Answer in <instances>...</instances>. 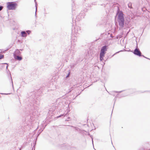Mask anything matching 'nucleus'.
<instances>
[{"label":"nucleus","instance_id":"f257e3e1","mask_svg":"<svg viewBox=\"0 0 150 150\" xmlns=\"http://www.w3.org/2000/svg\"><path fill=\"white\" fill-rule=\"evenodd\" d=\"M77 37L76 36H73L72 35L71 39V46L70 47H69L67 49V51H68V53L69 55L72 56L74 55L76 52L75 48L76 44L74 43L77 41Z\"/></svg>","mask_w":150,"mask_h":150},{"label":"nucleus","instance_id":"f03ea898","mask_svg":"<svg viewBox=\"0 0 150 150\" xmlns=\"http://www.w3.org/2000/svg\"><path fill=\"white\" fill-rule=\"evenodd\" d=\"M33 108H32L31 111H30V114L32 113L34 116L38 115H39V107L37 105L40 104V102L38 100H35L33 102Z\"/></svg>","mask_w":150,"mask_h":150},{"label":"nucleus","instance_id":"7ed1b4c3","mask_svg":"<svg viewBox=\"0 0 150 150\" xmlns=\"http://www.w3.org/2000/svg\"><path fill=\"white\" fill-rule=\"evenodd\" d=\"M118 21L120 27L122 28L124 26L125 20L123 14L122 12H120L118 15Z\"/></svg>","mask_w":150,"mask_h":150},{"label":"nucleus","instance_id":"20e7f679","mask_svg":"<svg viewBox=\"0 0 150 150\" xmlns=\"http://www.w3.org/2000/svg\"><path fill=\"white\" fill-rule=\"evenodd\" d=\"M107 46L106 45L103 46L100 50V59L101 61L103 59V57L107 51Z\"/></svg>","mask_w":150,"mask_h":150},{"label":"nucleus","instance_id":"39448f33","mask_svg":"<svg viewBox=\"0 0 150 150\" xmlns=\"http://www.w3.org/2000/svg\"><path fill=\"white\" fill-rule=\"evenodd\" d=\"M7 8L9 10H14L17 4L14 2H8L7 3Z\"/></svg>","mask_w":150,"mask_h":150},{"label":"nucleus","instance_id":"423d86ee","mask_svg":"<svg viewBox=\"0 0 150 150\" xmlns=\"http://www.w3.org/2000/svg\"><path fill=\"white\" fill-rule=\"evenodd\" d=\"M81 28L79 26L76 25L74 28L72 29V33H74L76 34L79 33L81 32Z\"/></svg>","mask_w":150,"mask_h":150},{"label":"nucleus","instance_id":"0eeeda50","mask_svg":"<svg viewBox=\"0 0 150 150\" xmlns=\"http://www.w3.org/2000/svg\"><path fill=\"white\" fill-rule=\"evenodd\" d=\"M134 54L139 57L141 56V52L138 48L137 46L136 48L134 50L133 52Z\"/></svg>","mask_w":150,"mask_h":150},{"label":"nucleus","instance_id":"6e6552de","mask_svg":"<svg viewBox=\"0 0 150 150\" xmlns=\"http://www.w3.org/2000/svg\"><path fill=\"white\" fill-rule=\"evenodd\" d=\"M31 31L29 30L26 31H22L21 32V37H25L27 36V34L29 35Z\"/></svg>","mask_w":150,"mask_h":150},{"label":"nucleus","instance_id":"1a4fd4ad","mask_svg":"<svg viewBox=\"0 0 150 150\" xmlns=\"http://www.w3.org/2000/svg\"><path fill=\"white\" fill-rule=\"evenodd\" d=\"M14 58L17 60H18L19 61H20L22 59V57L19 56V55H16L14 54Z\"/></svg>","mask_w":150,"mask_h":150},{"label":"nucleus","instance_id":"9d476101","mask_svg":"<svg viewBox=\"0 0 150 150\" xmlns=\"http://www.w3.org/2000/svg\"><path fill=\"white\" fill-rule=\"evenodd\" d=\"M21 53L20 51L19 50H17L15 51L14 54L17 55H20Z\"/></svg>","mask_w":150,"mask_h":150},{"label":"nucleus","instance_id":"9b49d317","mask_svg":"<svg viewBox=\"0 0 150 150\" xmlns=\"http://www.w3.org/2000/svg\"><path fill=\"white\" fill-rule=\"evenodd\" d=\"M34 1L35 2V8H36V11H35V16H36V11H37V2L36 1V0H34Z\"/></svg>","mask_w":150,"mask_h":150},{"label":"nucleus","instance_id":"f8f14e48","mask_svg":"<svg viewBox=\"0 0 150 150\" xmlns=\"http://www.w3.org/2000/svg\"><path fill=\"white\" fill-rule=\"evenodd\" d=\"M123 50H120V51L118 52H116L112 56V57L113 56L115 55V54H117V53H119V52H123Z\"/></svg>","mask_w":150,"mask_h":150},{"label":"nucleus","instance_id":"ddd939ff","mask_svg":"<svg viewBox=\"0 0 150 150\" xmlns=\"http://www.w3.org/2000/svg\"><path fill=\"white\" fill-rule=\"evenodd\" d=\"M128 7L130 8H131V3L128 4Z\"/></svg>","mask_w":150,"mask_h":150},{"label":"nucleus","instance_id":"4468645a","mask_svg":"<svg viewBox=\"0 0 150 150\" xmlns=\"http://www.w3.org/2000/svg\"><path fill=\"white\" fill-rule=\"evenodd\" d=\"M80 15H79V16H78L76 18V19H78V18L79 20H80Z\"/></svg>","mask_w":150,"mask_h":150},{"label":"nucleus","instance_id":"2eb2a0df","mask_svg":"<svg viewBox=\"0 0 150 150\" xmlns=\"http://www.w3.org/2000/svg\"><path fill=\"white\" fill-rule=\"evenodd\" d=\"M4 57V56L3 55H1L0 54V59H1L3 58Z\"/></svg>","mask_w":150,"mask_h":150},{"label":"nucleus","instance_id":"dca6fc26","mask_svg":"<svg viewBox=\"0 0 150 150\" xmlns=\"http://www.w3.org/2000/svg\"><path fill=\"white\" fill-rule=\"evenodd\" d=\"M11 83H12V87H13V81H12V78H11Z\"/></svg>","mask_w":150,"mask_h":150},{"label":"nucleus","instance_id":"f3484780","mask_svg":"<svg viewBox=\"0 0 150 150\" xmlns=\"http://www.w3.org/2000/svg\"><path fill=\"white\" fill-rule=\"evenodd\" d=\"M70 71L69 72L68 74V75L66 76L67 77H68L69 76V75L70 74Z\"/></svg>","mask_w":150,"mask_h":150},{"label":"nucleus","instance_id":"a211bd4d","mask_svg":"<svg viewBox=\"0 0 150 150\" xmlns=\"http://www.w3.org/2000/svg\"><path fill=\"white\" fill-rule=\"evenodd\" d=\"M3 6H0V11H1L3 9Z\"/></svg>","mask_w":150,"mask_h":150},{"label":"nucleus","instance_id":"6ab92c4d","mask_svg":"<svg viewBox=\"0 0 150 150\" xmlns=\"http://www.w3.org/2000/svg\"><path fill=\"white\" fill-rule=\"evenodd\" d=\"M75 129H76L77 130H79V128L77 127H75Z\"/></svg>","mask_w":150,"mask_h":150},{"label":"nucleus","instance_id":"aec40b11","mask_svg":"<svg viewBox=\"0 0 150 150\" xmlns=\"http://www.w3.org/2000/svg\"><path fill=\"white\" fill-rule=\"evenodd\" d=\"M4 64H7V66L6 67V69H7V68H8V64H7V63H4Z\"/></svg>","mask_w":150,"mask_h":150},{"label":"nucleus","instance_id":"412c9836","mask_svg":"<svg viewBox=\"0 0 150 150\" xmlns=\"http://www.w3.org/2000/svg\"><path fill=\"white\" fill-rule=\"evenodd\" d=\"M143 56V57H145V58H147V59H149V58H146V57H144L143 55H142V56Z\"/></svg>","mask_w":150,"mask_h":150},{"label":"nucleus","instance_id":"4be33fe9","mask_svg":"<svg viewBox=\"0 0 150 150\" xmlns=\"http://www.w3.org/2000/svg\"><path fill=\"white\" fill-rule=\"evenodd\" d=\"M63 115H61L57 117L58 118L61 117V116H63Z\"/></svg>","mask_w":150,"mask_h":150},{"label":"nucleus","instance_id":"5701e85b","mask_svg":"<svg viewBox=\"0 0 150 150\" xmlns=\"http://www.w3.org/2000/svg\"><path fill=\"white\" fill-rule=\"evenodd\" d=\"M1 94H4L7 95V94H10V93L4 94V93H1Z\"/></svg>","mask_w":150,"mask_h":150},{"label":"nucleus","instance_id":"b1692460","mask_svg":"<svg viewBox=\"0 0 150 150\" xmlns=\"http://www.w3.org/2000/svg\"><path fill=\"white\" fill-rule=\"evenodd\" d=\"M92 143L93 144V139H92Z\"/></svg>","mask_w":150,"mask_h":150},{"label":"nucleus","instance_id":"393cba45","mask_svg":"<svg viewBox=\"0 0 150 150\" xmlns=\"http://www.w3.org/2000/svg\"><path fill=\"white\" fill-rule=\"evenodd\" d=\"M121 92H122L121 91H120L119 92H118L121 93Z\"/></svg>","mask_w":150,"mask_h":150},{"label":"nucleus","instance_id":"a878e982","mask_svg":"<svg viewBox=\"0 0 150 150\" xmlns=\"http://www.w3.org/2000/svg\"><path fill=\"white\" fill-rule=\"evenodd\" d=\"M72 13H73V8H72Z\"/></svg>","mask_w":150,"mask_h":150},{"label":"nucleus","instance_id":"bb28decb","mask_svg":"<svg viewBox=\"0 0 150 150\" xmlns=\"http://www.w3.org/2000/svg\"><path fill=\"white\" fill-rule=\"evenodd\" d=\"M83 17V16H82V17H81V18H82Z\"/></svg>","mask_w":150,"mask_h":150},{"label":"nucleus","instance_id":"cd10ccee","mask_svg":"<svg viewBox=\"0 0 150 150\" xmlns=\"http://www.w3.org/2000/svg\"><path fill=\"white\" fill-rule=\"evenodd\" d=\"M125 50V51H126V50Z\"/></svg>","mask_w":150,"mask_h":150},{"label":"nucleus","instance_id":"c85d7f7f","mask_svg":"<svg viewBox=\"0 0 150 150\" xmlns=\"http://www.w3.org/2000/svg\"><path fill=\"white\" fill-rule=\"evenodd\" d=\"M71 127H74L72 126H71Z\"/></svg>","mask_w":150,"mask_h":150}]
</instances>
